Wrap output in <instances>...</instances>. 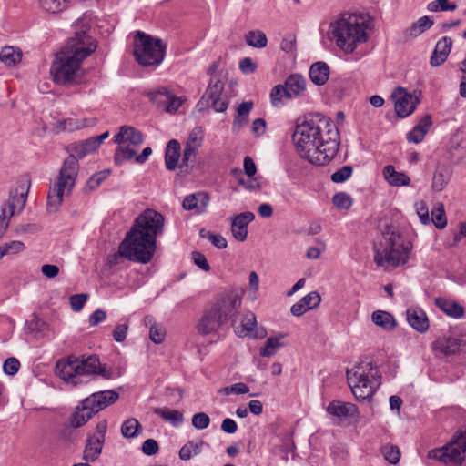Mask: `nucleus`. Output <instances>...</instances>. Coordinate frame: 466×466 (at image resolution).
<instances>
[{
    "instance_id": "473e14b6",
    "label": "nucleus",
    "mask_w": 466,
    "mask_h": 466,
    "mask_svg": "<svg viewBox=\"0 0 466 466\" xmlns=\"http://www.w3.org/2000/svg\"><path fill=\"white\" fill-rule=\"evenodd\" d=\"M253 108V102H243L237 108V115L233 121V130H239L248 122V116Z\"/></svg>"
},
{
    "instance_id": "58836bf2",
    "label": "nucleus",
    "mask_w": 466,
    "mask_h": 466,
    "mask_svg": "<svg viewBox=\"0 0 466 466\" xmlns=\"http://www.w3.org/2000/svg\"><path fill=\"white\" fill-rule=\"evenodd\" d=\"M142 431L143 429L141 424L135 418L126 420L121 425V434L127 439L137 437Z\"/></svg>"
},
{
    "instance_id": "09e8293b",
    "label": "nucleus",
    "mask_w": 466,
    "mask_h": 466,
    "mask_svg": "<svg viewBox=\"0 0 466 466\" xmlns=\"http://www.w3.org/2000/svg\"><path fill=\"white\" fill-rule=\"evenodd\" d=\"M198 147L186 145L183 152L181 167H193L196 162Z\"/></svg>"
},
{
    "instance_id": "6e6552de",
    "label": "nucleus",
    "mask_w": 466,
    "mask_h": 466,
    "mask_svg": "<svg viewBox=\"0 0 466 466\" xmlns=\"http://www.w3.org/2000/svg\"><path fill=\"white\" fill-rule=\"evenodd\" d=\"M133 56L141 66L157 67L164 60L167 45L157 37L137 31L134 36Z\"/></svg>"
},
{
    "instance_id": "680f3d73",
    "label": "nucleus",
    "mask_w": 466,
    "mask_h": 466,
    "mask_svg": "<svg viewBox=\"0 0 466 466\" xmlns=\"http://www.w3.org/2000/svg\"><path fill=\"white\" fill-rule=\"evenodd\" d=\"M320 301L321 297L318 291H311L301 299V302L310 307V309L317 308Z\"/></svg>"
},
{
    "instance_id": "5701e85b",
    "label": "nucleus",
    "mask_w": 466,
    "mask_h": 466,
    "mask_svg": "<svg viewBox=\"0 0 466 466\" xmlns=\"http://www.w3.org/2000/svg\"><path fill=\"white\" fill-rule=\"evenodd\" d=\"M450 153L457 162L466 158V129L458 130L451 138Z\"/></svg>"
},
{
    "instance_id": "e2e57ef3",
    "label": "nucleus",
    "mask_w": 466,
    "mask_h": 466,
    "mask_svg": "<svg viewBox=\"0 0 466 466\" xmlns=\"http://www.w3.org/2000/svg\"><path fill=\"white\" fill-rule=\"evenodd\" d=\"M149 338L154 343L160 344L165 339V331L160 326L153 324L149 329Z\"/></svg>"
},
{
    "instance_id": "423d86ee",
    "label": "nucleus",
    "mask_w": 466,
    "mask_h": 466,
    "mask_svg": "<svg viewBox=\"0 0 466 466\" xmlns=\"http://www.w3.org/2000/svg\"><path fill=\"white\" fill-rule=\"evenodd\" d=\"M347 380L358 401H370L381 385L382 376L377 365L364 360L347 370Z\"/></svg>"
},
{
    "instance_id": "0eeeda50",
    "label": "nucleus",
    "mask_w": 466,
    "mask_h": 466,
    "mask_svg": "<svg viewBox=\"0 0 466 466\" xmlns=\"http://www.w3.org/2000/svg\"><path fill=\"white\" fill-rule=\"evenodd\" d=\"M382 249H376L374 262L385 268H397L408 262L411 244L404 241L402 236L395 231L387 230L383 234Z\"/></svg>"
},
{
    "instance_id": "a19ab883",
    "label": "nucleus",
    "mask_w": 466,
    "mask_h": 466,
    "mask_svg": "<svg viewBox=\"0 0 466 466\" xmlns=\"http://www.w3.org/2000/svg\"><path fill=\"white\" fill-rule=\"evenodd\" d=\"M137 150L132 148L129 145L125 146L124 144L118 145L115 151L114 160L118 166L124 162L136 158Z\"/></svg>"
},
{
    "instance_id": "c9c22d12",
    "label": "nucleus",
    "mask_w": 466,
    "mask_h": 466,
    "mask_svg": "<svg viewBox=\"0 0 466 466\" xmlns=\"http://www.w3.org/2000/svg\"><path fill=\"white\" fill-rule=\"evenodd\" d=\"M22 60V52L19 48L6 46L0 52V61L7 66H15Z\"/></svg>"
},
{
    "instance_id": "ddd939ff",
    "label": "nucleus",
    "mask_w": 466,
    "mask_h": 466,
    "mask_svg": "<svg viewBox=\"0 0 466 466\" xmlns=\"http://www.w3.org/2000/svg\"><path fill=\"white\" fill-rule=\"evenodd\" d=\"M223 90L224 83L218 76H213L198 106H211L216 112L226 111L228 101L222 98Z\"/></svg>"
},
{
    "instance_id": "c85d7f7f",
    "label": "nucleus",
    "mask_w": 466,
    "mask_h": 466,
    "mask_svg": "<svg viewBox=\"0 0 466 466\" xmlns=\"http://www.w3.org/2000/svg\"><path fill=\"white\" fill-rule=\"evenodd\" d=\"M180 157V144L176 139H171L168 141L166 153H165V164L166 167L168 170H174L177 166Z\"/></svg>"
},
{
    "instance_id": "412c9836",
    "label": "nucleus",
    "mask_w": 466,
    "mask_h": 466,
    "mask_svg": "<svg viewBox=\"0 0 466 466\" xmlns=\"http://www.w3.org/2000/svg\"><path fill=\"white\" fill-rule=\"evenodd\" d=\"M452 46V39L449 36H443L440 39L435 48L432 52V55L430 59V64L431 66H439L443 64L449 54L451 53Z\"/></svg>"
},
{
    "instance_id": "4be33fe9",
    "label": "nucleus",
    "mask_w": 466,
    "mask_h": 466,
    "mask_svg": "<svg viewBox=\"0 0 466 466\" xmlns=\"http://www.w3.org/2000/svg\"><path fill=\"white\" fill-rule=\"evenodd\" d=\"M409 325L418 332L424 333L429 329V319L426 313L420 308H410L406 311Z\"/></svg>"
},
{
    "instance_id": "0e129e2a",
    "label": "nucleus",
    "mask_w": 466,
    "mask_h": 466,
    "mask_svg": "<svg viewBox=\"0 0 466 466\" xmlns=\"http://www.w3.org/2000/svg\"><path fill=\"white\" fill-rule=\"evenodd\" d=\"M258 65L250 57H244L239 62V69L245 75L253 74L257 70Z\"/></svg>"
},
{
    "instance_id": "bb28decb",
    "label": "nucleus",
    "mask_w": 466,
    "mask_h": 466,
    "mask_svg": "<svg viewBox=\"0 0 466 466\" xmlns=\"http://www.w3.org/2000/svg\"><path fill=\"white\" fill-rule=\"evenodd\" d=\"M434 351L441 353L445 356H450L457 353L460 350V343L454 338H443L435 340L432 343Z\"/></svg>"
},
{
    "instance_id": "3c124183",
    "label": "nucleus",
    "mask_w": 466,
    "mask_h": 466,
    "mask_svg": "<svg viewBox=\"0 0 466 466\" xmlns=\"http://www.w3.org/2000/svg\"><path fill=\"white\" fill-rule=\"evenodd\" d=\"M204 131L201 127H195L189 133L186 145L200 147L202 145Z\"/></svg>"
},
{
    "instance_id": "2eb2a0df",
    "label": "nucleus",
    "mask_w": 466,
    "mask_h": 466,
    "mask_svg": "<svg viewBox=\"0 0 466 466\" xmlns=\"http://www.w3.org/2000/svg\"><path fill=\"white\" fill-rule=\"evenodd\" d=\"M119 394L115 390H102L91 394L85 399L86 407L90 408L94 414L115 403Z\"/></svg>"
},
{
    "instance_id": "49530a36",
    "label": "nucleus",
    "mask_w": 466,
    "mask_h": 466,
    "mask_svg": "<svg viewBox=\"0 0 466 466\" xmlns=\"http://www.w3.org/2000/svg\"><path fill=\"white\" fill-rule=\"evenodd\" d=\"M199 237L201 238L208 239L216 248L223 249L227 248V240L221 235L214 234L205 228L199 230Z\"/></svg>"
},
{
    "instance_id": "4468645a",
    "label": "nucleus",
    "mask_w": 466,
    "mask_h": 466,
    "mask_svg": "<svg viewBox=\"0 0 466 466\" xmlns=\"http://www.w3.org/2000/svg\"><path fill=\"white\" fill-rule=\"evenodd\" d=\"M391 98L394 102L396 114L402 118L410 116L419 103L417 97H414L405 88L400 86L395 88L391 94Z\"/></svg>"
},
{
    "instance_id": "a878e982",
    "label": "nucleus",
    "mask_w": 466,
    "mask_h": 466,
    "mask_svg": "<svg viewBox=\"0 0 466 466\" xmlns=\"http://www.w3.org/2000/svg\"><path fill=\"white\" fill-rule=\"evenodd\" d=\"M383 176L386 181L392 187L409 186L410 178L403 172H398L391 165L383 168Z\"/></svg>"
},
{
    "instance_id": "69168bd1",
    "label": "nucleus",
    "mask_w": 466,
    "mask_h": 466,
    "mask_svg": "<svg viewBox=\"0 0 466 466\" xmlns=\"http://www.w3.org/2000/svg\"><path fill=\"white\" fill-rule=\"evenodd\" d=\"M128 325L127 323L118 324L115 327L113 330V339L116 342H123L127 334Z\"/></svg>"
},
{
    "instance_id": "4c0bfd02",
    "label": "nucleus",
    "mask_w": 466,
    "mask_h": 466,
    "mask_svg": "<svg viewBox=\"0 0 466 466\" xmlns=\"http://www.w3.org/2000/svg\"><path fill=\"white\" fill-rule=\"evenodd\" d=\"M153 411L155 414L160 416L162 419L170 422L175 427L180 425L184 420L182 412L177 410H170L168 408H155Z\"/></svg>"
},
{
    "instance_id": "2f4dec72",
    "label": "nucleus",
    "mask_w": 466,
    "mask_h": 466,
    "mask_svg": "<svg viewBox=\"0 0 466 466\" xmlns=\"http://www.w3.org/2000/svg\"><path fill=\"white\" fill-rule=\"evenodd\" d=\"M433 20L428 15L420 17L417 22L413 23L405 32L406 39L415 38L430 29L433 25Z\"/></svg>"
},
{
    "instance_id": "1a4fd4ad",
    "label": "nucleus",
    "mask_w": 466,
    "mask_h": 466,
    "mask_svg": "<svg viewBox=\"0 0 466 466\" xmlns=\"http://www.w3.org/2000/svg\"><path fill=\"white\" fill-rule=\"evenodd\" d=\"M466 425L460 428L451 440L443 447L429 451V457L441 461L446 466H460L465 461Z\"/></svg>"
},
{
    "instance_id": "13d9d810",
    "label": "nucleus",
    "mask_w": 466,
    "mask_h": 466,
    "mask_svg": "<svg viewBox=\"0 0 466 466\" xmlns=\"http://www.w3.org/2000/svg\"><path fill=\"white\" fill-rule=\"evenodd\" d=\"M416 212L420 218V222L423 225H428L431 223V218L429 216V209L425 201L420 200L416 202L415 204Z\"/></svg>"
},
{
    "instance_id": "7c9ffc66",
    "label": "nucleus",
    "mask_w": 466,
    "mask_h": 466,
    "mask_svg": "<svg viewBox=\"0 0 466 466\" xmlns=\"http://www.w3.org/2000/svg\"><path fill=\"white\" fill-rule=\"evenodd\" d=\"M436 306L444 313L452 318H461L464 314V309L461 305L453 300L444 298H437L435 299Z\"/></svg>"
},
{
    "instance_id": "f257e3e1",
    "label": "nucleus",
    "mask_w": 466,
    "mask_h": 466,
    "mask_svg": "<svg viewBox=\"0 0 466 466\" xmlns=\"http://www.w3.org/2000/svg\"><path fill=\"white\" fill-rule=\"evenodd\" d=\"M292 141L299 155L317 166L332 160L340 144L337 127L321 114L305 116L296 125Z\"/></svg>"
},
{
    "instance_id": "6ab92c4d",
    "label": "nucleus",
    "mask_w": 466,
    "mask_h": 466,
    "mask_svg": "<svg viewBox=\"0 0 466 466\" xmlns=\"http://www.w3.org/2000/svg\"><path fill=\"white\" fill-rule=\"evenodd\" d=\"M327 412L340 419L359 417L358 407L351 402L332 400L327 407Z\"/></svg>"
},
{
    "instance_id": "c756f323",
    "label": "nucleus",
    "mask_w": 466,
    "mask_h": 466,
    "mask_svg": "<svg viewBox=\"0 0 466 466\" xmlns=\"http://www.w3.org/2000/svg\"><path fill=\"white\" fill-rule=\"evenodd\" d=\"M372 322L386 331H392L397 326L395 318L388 311L376 310L371 314Z\"/></svg>"
},
{
    "instance_id": "4d7b16f0",
    "label": "nucleus",
    "mask_w": 466,
    "mask_h": 466,
    "mask_svg": "<svg viewBox=\"0 0 466 466\" xmlns=\"http://www.w3.org/2000/svg\"><path fill=\"white\" fill-rule=\"evenodd\" d=\"M192 426L197 430H204L207 429L210 423L209 416L204 412H198L193 415Z\"/></svg>"
},
{
    "instance_id": "f704fd0d",
    "label": "nucleus",
    "mask_w": 466,
    "mask_h": 466,
    "mask_svg": "<svg viewBox=\"0 0 466 466\" xmlns=\"http://www.w3.org/2000/svg\"><path fill=\"white\" fill-rule=\"evenodd\" d=\"M27 191H17L11 195L7 203L3 204L9 210V217H13L16 212L19 213L24 208L26 202Z\"/></svg>"
},
{
    "instance_id": "39448f33",
    "label": "nucleus",
    "mask_w": 466,
    "mask_h": 466,
    "mask_svg": "<svg viewBox=\"0 0 466 466\" xmlns=\"http://www.w3.org/2000/svg\"><path fill=\"white\" fill-rule=\"evenodd\" d=\"M330 26L332 39L346 54L353 53L358 45L368 40L367 24L356 14H344Z\"/></svg>"
},
{
    "instance_id": "aec40b11",
    "label": "nucleus",
    "mask_w": 466,
    "mask_h": 466,
    "mask_svg": "<svg viewBox=\"0 0 466 466\" xmlns=\"http://www.w3.org/2000/svg\"><path fill=\"white\" fill-rule=\"evenodd\" d=\"M209 196L205 192H197L187 196L182 203L184 209L195 211L196 214L206 212Z\"/></svg>"
},
{
    "instance_id": "6e6d98bb",
    "label": "nucleus",
    "mask_w": 466,
    "mask_h": 466,
    "mask_svg": "<svg viewBox=\"0 0 466 466\" xmlns=\"http://www.w3.org/2000/svg\"><path fill=\"white\" fill-rule=\"evenodd\" d=\"M352 172L353 169L351 166H343L331 175V180L334 183H342L351 177Z\"/></svg>"
},
{
    "instance_id": "774afa93",
    "label": "nucleus",
    "mask_w": 466,
    "mask_h": 466,
    "mask_svg": "<svg viewBox=\"0 0 466 466\" xmlns=\"http://www.w3.org/2000/svg\"><path fill=\"white\" fill-rule=\"evenodd\" d=\"M87 299L86 294H75L70 297L71 308L75 311H79L84 307Z\"/></svg>"
},
{
    "instance_id": "f8f14e48",
    "label": "nucleus",
    "mask_w": 466,
    "mask_h": 466,
    "mask_svg": "<svg viewBox=\"0 0 466 466\" xmlns=\"http://www.w3.org/2000/svg\"><path fill=\"white\" fill-rule=\"evenodd\" d=\"M241 303V297L236 291L230 290L219 294L209 307L225 324L235 321Z\"/></svg>"
},
{
    "instance_id": "9b49d317",
    "label": "nucleus",
    "mask_w": 466,
    "mask_h": 466,
    "mask_svg": "<svg viewBox=\"0 0 466 466\" xmlns=\"http://www.w3.org/2000/svg\"><path fill=\"white\" fill-rule=\"evenodd\" d=\"M164 224L165 218L161 213L147 208L136 218L131 229L157 241V238L164 232Z\"/></svg>"
},
{
    "instance_id": "dca6fc26",
    "label": "nucleus",
    "mask_w": 466,
    "mask_h": 466,
    "mask_svg": "<svg viewBox=\"0 0 466 466\" xmlns=\"http://www.w3.org/2000/svg\"><path fill=\"white\" fill-rule=\"evenodd\" d=\"M143 140L142 132L131 126H121L113 138L114 143L117 145L128 143L133 147L140 146Z\"/></svg>"
},
{
    "instance_id": "c03bdc74",
    "label": "nucleus",
    "mask_w": 466,
    "mask_h": 466,
    "mask_svg": "<svg viewBox=\"0 0 466 466\" xmlns=\"http://www.w3.org/2000/svg\"><path fill=\"white\" fill-rule=\"evenodd\" d=\"M204 442L199 441L195 442L193 441H187L179 451V458L183 461H188L193 455H198Z\"/></svg>"
},
{
    "instance_id": "052dcab7",
    "label": "nucleus",
    "mask_w": 466,
    "mask_h": 466,
    "mask_svg": "<svg viewBox=\"0 0 466 466\" xmlns=\"http://www.w3.org/2000/svg\"><path fill=\"white\" fill-rule=\"evenodd\" d=\"M5 255L18 254L25 249V244L22 241L14 240L1 246Z\"/></svg>"
},
{
    "instance_id": "393cba45",
    "label": "nucleus",
    "mask_w": 466,
    "mask_h": 466,
    "mask_svg": "<svg viewBox=\"0 0 466 466\" xmlns=\"http://www.w3.org/2000/svg\"><path fill=\"white\" fill-rule=\"evenodd\" d=\"M285 86L288 91V99L299 96L305 91L306 80L300 75H290L285 81Z\"/></svg>"
},
{
    "instance_id": "8fccbe9b",
    "label": "nucleus",
    "mask_w": 466,
    "mask_h": 466,
    "mask_svg": "<svg viewBox=\"0 0 466 466\" xmlns=\"http://www.w3.org/2000/svg\"><path fill=\"white\" fill-rule=\"evenodd\" d=\"M332 202L338 208L349 209L352 205V198L345 192H339L333 196Z\"/></svg>"
},
{
    "instance_id": "72a5a7b5",
    "label": "nucleus",
    "mask_w": 466,
    "mask_h": 466,
    "mask_svg": "<svg viewBox=\"0 0 466 466\" xmlns=\"http://www.w3.org/2000/svg\"><path fill=\"white\" fill-rule=\"evenodd\" d=\"M451 177V172L448 167L444 166L438 167L432 177V189L435 191H442L448 185Z\"/></svg>"
},
{
    "instance_id": "f3484780",
    "label": "nucleus",
    "mask_w": 466,
    "mask_h": 466,
    "mask_svg": "<svg viewBox=\"0 0 466 466\" xmlns=\"http://www.w3.org/2000/svg\"><path fill=\"white\" fill-rule=\"evenodd\" d=\"M255 218L252 212L247 211L236 216L231 224V232L238 241H245L248 236V226Z\"/></svg>"
},
{
    "instance_id": "a18cd8bd",
    "label": "nucleus",
    "mask_w": 466,
    "mask_h": 466,
    "mask_svg": "<svg viewBox=\"0 0 466 466\" xmlns=\"http://www.w3.org/2000/svg\"><path fill=\"white\" fill-rule=\"evenodd\" d=\"M431 222H432L437 228L442 229L447 225V218L445 215L444 206L442 203H438L431 210Z\"/></svg>"
},
{
    "instance_id": "a211bd4d",
    "label": "nucleus",
    "mask_w": 466,
    "mask_h": 466,
    "mask_svg": "<svg viewBox=\"0 0 466 466\" xmlns=\"http://www.w3.org/2000/svg\"><path fill=\"white\" fill-rule=\"evenodd\" d=\"M222 325H224L223 321L218 319L217 314L208 306L199 319L197 329L200 334L208 335L216 332Z\"/></svg>"
},
{
    "instance_id": "9d476101",
    "label": "nucleus",
    "mask_w": 466,
    "mask_h": 466,
    "mask_svg": "<svg viewBox=\"0 0 466 466\" xmlns=\"http://www.w3.org/2000/svg\"><path fill=\"white\" fill-rule=\"evenodd\" d=\"M156 240L148 238L140 232L130 228L122 243L128 252L127 259L146 264L149 262L156 250Z\"/></svg>"
},
{
    "instance_id": "864d4df0",
    "label": "nucleus",
    "mask_w": 466,
    "mask_h": 466,
    "mask_svg": "<svg viewBox=\"0 0 466 466\" xmlns=\"http://www.w3.org/2000/svg\"><path fill=\"white\" fill-rule=\"evenodd\" d=\"M385 460L390 464H397L400 458V449L395 445L385 446L382 450Z\"/></svg>"
},
{
    "instance_id": "7ed1b4c3",
    "label": "nucleus",
    "mask_w": 466,
    "mask_h": 466,
    "mask_svg": "<svg viewBox=\"0 0 466 466\" xmlns=\"http://www.w3.org/2000/svg\"><path fill=\"white\" fill-rule=\"evenodd\" d=\"M109 132L89 137L78 143L67 147L69 156L64 160L59 172L58 181L50 187L47 195V209L49 212H56L63 202V198L71 193L78 175V158L96 151L107 138Z\"/></svg>"
},
{
    "instance_id": "79ce46f5",
    "label": "nucleus",
    "mask_w": 466,
    "mask_h": 466,
    "mask_svg": "<svg viewBox=\"0 0 466 466\" xmlns=\"http://www.w3.org/2000/svg\"><path fill=\"white\" fill-rule=\"evenodd\" d=\"M245 41L246 43L256 48H263L268 44V38L260 30H252L246 34L245 35Z\"/></svg>"
},
{
    "instance_id": "338daca9",
    "label": "nucleus",
    "mask_w": 466,
    "mask_h": 466,
    "mask_svg": "<svg viewBox=\"0 0 466 466\" xmlns=\"http://www.w3.org/2000/svg\"><path fill=\"white\" fill-rule=\"evenodd\" d=\"M158 443L154 439H147L142 444V451L144 454L151 456L158 451Z\"/></svg>"
},
{
    "instance_id": "20e7f679",
    "label": "nucleus",
    "mask_w": 466,
    "mask_h": 466,
    "mask_svg": "<svg viewBox=\"0 0 466 466\" xmlns=\"http://www.w3.org/2000/svg\"><path fill=\"white\" fill-rule=\"evenodd\" d=\"M56 372L60 379L74 386L83 383L85 376L101 375L107 380L115 377L111 370L101 366L96 355L81 358L69 356L66 360H59L56 363Z\"/></svg>"
},
{
    "instance_id": "603ef678",
    "label": "nucleus",
    "mask_w": 466,
    "mask_h": 466,
    "mask_svg": "<svg viewBox=\"0 0 466 466\" xmlns=\"http://www.w3.org/2000/svg\"><path fill=\"white\" fill-rule=\"evenodd\" d=\"M128 252L126 249V247L121 242L118 248V251L111 254L107 257V264L110 267H115L124 261L125 258H127Z\"/></svg>"
},
{
    "instance_id": "e433bc0d",
    "label": "nucleus",
    "mask_w": 466,
    "mask_h": 466,
    "mask_svg": "<svg viewBox=\"0 0 466 466\" xmlns=\"http://www.w3.org/2000/svg\"><path fill=\"white\" fill-rule=\"evenodd\" d=\"M81 405V408L77 407L70 418V425L73 428L81 427L95 415L90 408L86 407L85 400H82Z\"/></svg>"
},
{
    "instance_id": "bf43d9fd",
    "label": "nucleus",
    "mask_w": 466,
    "mask_h": 466,
    "mask_svg": "<svg viewBox=\"0 0 466 466\" xmlns=\"http://www.w3.org/2000/svg\"><path fill=\"white\" fill-rule=\"evenodd\" d=\"M20 368L19 360L15 357L8 358L3 365L4 372L7 375H15Z\"/></svg>"
},
{
    "instance_id": "5fc2aeb1",
    "label": "nucleus",
    "mask_w": 466,
    "mask_h": 466,
    "mask_svg": "<svg viewBox=\"0 0 466 466\" xmlns=\"http://www.w3.org/2000/svg\"><path fill=\"white\" fill-rule=\"evenodd\" d=\"M288 98V91L284 85H277L275 86L270 93V99L273 106H277L279 103L282 102V98Z\"/></svg>"
},
{
    "instance_id": "f03ea898",
    "label": "nucleus",
    "mask_w": 466,
    "mask_h": 466,
    "mask_svg": "<svg viewBox=\"0 0 466 466\" xmlns=\"http://www.w3.org/2000/svg\"><path fill=\"white\" fill-rule=\"evenodd\" d=\"M76 31L65 46L56 55L50 73L53 80L59 85L79 84L84 76L82 62L96 49V42L88 34L90 17L84 15L74 24Z\"/></svg>"
},
{
    "instance_id": "cd10ccee",
    "label": "nucleus",
    "mask_w": 466,
    "mask_h": 466,
    "mask_svg": "<svg viewBox=\"0 0 466 466\" xmlns=\"http://www.w3.org/2000/svg\"><path fill=\"white\" fill-rule=\"evenodd\" d=\"M329 76V67L325 62H316L309 68L310 80L318 86L324 85Z\"/></svg>"
},
{
    "instance_id": "b1692460",
    "label": "nucleus",
    "mask_w": 466,
    "mask_h": 466,
    "mask_svg": "<svg viewBox=\"0 0 466 466\" xmlns=\"http://www.w3.org/2000/svg\"><path fill=\"white\" fill-rule=\"evenodd\" d=\"M105 441L98 439L95 434L88 435L83 452V460L86 461H96L102 453Z\"/></svg>"
},
{
    "instance_id": "de8ad7c7",
    "label": "nucleus",
    "mask_w": 466,
    "mask_h": 466,
    "mask_svg": "<svg viewBox=\"0 0 466 466\" xmlns=\"http://www.w3.org/2000/svg\"><path fill=\"white\" fill-rule=\"evenodd\" d=\"M283 346L279 338L270 337L267 339L265 346L260 350V355L263 357L273 356L277 350Z\"/></svg>"
},
{
    "instance_id": "ea45409f",
    "label": "nucleus",
    "mask_w": 466,
    "mask_h": 466,
    "mask_svg": "<svg viewBox=\"0 0 466 466\" xmlns=\"http://www.w3.org/2000/svg\"><path fill=\"white\" fill-rule=\"evenodd\" d=\"M39 5L44 11L57 14L66 10L71 5V0H39Z\"/></svg>"
},
{
    "instance_id": "37998d69",
    "label": "nucleus",
    "mask_w": 466,
    "mask_h": 466,
    "mask_svg": "<svg viewBox=\"0 0 466 466\" xmlns=\"http://www.w3.org/2000/svg\"><path fill=\"white\" fill-rule=\"evenodd\" d=\"M256 324L255 315L248 312L243 318L240 327L236 328L235 332L238 337H245L254 330Z\"/></svg>"
}]
</instances>
